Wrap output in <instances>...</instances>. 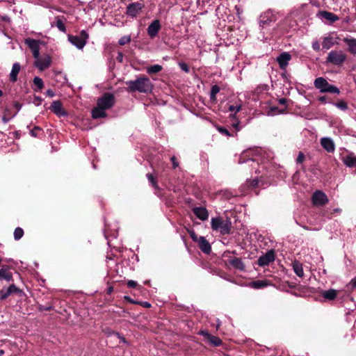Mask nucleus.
<instances>
[{"instance_id": "27", "label": "nucleus", "mask_w": 356, "mask_h": 356, "mask_svg": "<svg viewBox=\"0 0 356 356\" xmlns=\"http://www.w3.org/2000/svg\"><path fill=\"white\" fill-rule=\"evenodd\" d=\"M293 269L295 272V273L300 277H303L304 275V271L302 265L300 262L298 261H294L292 264Z\"/></svg>"}, {"instance_id": "20", "label": "nucleus", "mask_w": 356, "mask_h": 356, "mask_svg": "<svg viewBox=\"0 0 356 356\" xmlns=\"http://www.w3.org/2000/svg\"><path fill=\"white\" fill-rule=\"evenodd\" d=\"M229 264L234 268L241 271L245 270V264L240 258L234 257L229 260Z\"/></svg>"}, {"instance_id": "62", "label": "nucleus", "mask_w": 356, "mask_h": 356, "mask_svg": "<svg viewBox=\"0 0 356 356\" xmlns=\"http://www.w3.org/2000/svg\"><path fill=\"white\" fill-rule=\"evenodd\" d=\"M10 120V118H7L6 116L2 118V121L4 124H6Z\"/></svg>"}, {"instance_id": "8", "label": "nucleus", "mask_w": 356, "mask_h": 356, "mask_svg": "<svg viewBox=\"0 0 356 356\" xmlns=\"http://www.w3.org/2000/svg\"><path fill=\"white\" fill-rule=\"evenodd\" d=\"M24 42L31 50L33 57L38 58L40 56V41L32 38H26Z\"/></svg>"}, {"instance_id": "26", "label": "nucleus", "mask_w": 356, "mask_h": 356, "mask_svg": "<svg viewBox=\"0 0 356 356\" xmlns=\"http://www.w3.org/2000/svg\"><path fill=\"white\" fill-rule=\"evenodd\" d=\"M106 116V110L102 108V107L97 106L92 109V117L94 119H98L101 118H104Z\"/></svg>"}, {"instance_id": "13", "label": "nucleus", "mask_w": 356, "mask_h": 356, "mask_svg": "<svg viewBox=\"0 0 356 356\" xmlns=\"http://www.w3.org/2000/svg\"><path fill=\"white\" fill-rule=\"evenodd\" d=\"M291 58V56L288 52H283L277 58V61L282 70L286 68Z\"/></svg>"}, {"instance_id": "30", "label": "nucleus", "mask_w": 356, "mask_h": 356, "mask_svg": "<svg viewBox=\"0 0 356 356\" xmlns=\"http://www.w3.org/2000/svg\"><path fill=\"white\" fill-rule=\"evenodd\" d=\"M220 92V87L217 85L212 86L210 92V99L213 102L216 101V95Z\"/></svg>"}, {"instance_id": "23", "label": "nucleus", "mask_w": 356, "mask_h": 356, "mask_svg": "<svg viewBox=\"0 0 356 356\" xmlns=\"http://www.w3.org/2000/svg\"><path fill=\"white\" fill-rule=\"evenodd\" d=\"M21 70V65L19 63H15L13 65L11 72L10 73V80L12 82H15L17 79V75Z\"/></svg>"}, {"instance_id": "47", "label": "nucleus", "mask_w": 356, "mask_h": 356, "mask_svg": "<svg viewBox=\"0 0 356 356\" xmlns=\"http://www.w3.org/2000/svg\"><path fill=\"white\" fill-rule=\"evenodd\" d=\"M218 131L222 134H225L227 136H230L229 131L225 127H218Z\"/></svg>"}, {"instance_id": "21", "label": "nucleus", "mask_w": 356, "mask_h": 356, "mask_svg": "<svg viewBox=\"0 0 356 356\" xmlns=\"http://www.w3.org/2000/svg\"><path fill=\"white\" fill-rule=\"evenodd\" d=\"M261 152V149H254L244 151L242 153V154L238 160V163H243L245 161V159L247 156H249L250 154H252V156H257L260 154Z\"/></svg>"}, {"instance_id": "14", "label": "nucleus", "mask_w": 356, "mask_h": 356, "mask_svg": "<svg viewBox=\"0 0 356 356\" xmlns=\"http://www.w3.org/2000/svg\"><path fill=\"white\" fill-rule=\"evenodd\" d=\"M321 145L329 153H332L335 150L334 141L330 138H322L321 139Z\"/></svg>"}, {"instance_id": "50", "label": "nucleus", "mask_w": 356, "mask_h": 356, "mask_svg": "<svg viewBox=\"0 0 356 356\" xmlns=\"http://www.w3.org/2000/svg\"><path fill=\"white\" fill-rule=\"evenodd\" d=\"M80 34L81 36L79 37L87 42V39L88 38V34L87 33V32L84 30H82Z\"/></svg>"}, {"instance_id": "48", "label": "nucleus", "mask_w": 356, "mask_h": 356, "mask_svg": "<svg viewBox=\"0 0 356 356\" xmlns=\"http://www.w3.org/2000/svg\"><path fill=\"white\" fill-rule=\"evenodd\" d=\"M112 334H115L119 339L121 340L122 342L127 343V341L124 337H122L120 333L113 332Z\"/></svg>"}, {"instance_id": "63", "label": "nucleus", "mask_w": 356, "mask_h": 356, "mask_svg": "<svg viewBox=\"0 0 356 356\" xmlns=\"http://www.w3.org/2000/svg\"><path fill=\"white\" fill-rule=\"evenodd\" d=\"M233 127H234V128H236V129L237 131H238V130H239V128H238V122H236V123H234V124H233Z\"/></svg>"}, {"instance_id": "41", "label": "nucleus", "mask_w": 356, "mask_h": 356, "mask_svg": "<svg viewBox=\"0 0 356 356\" xmlns=\"http://www.w3.org/2000/svg\"><path fill=\"white\" fill-rule=\"evenodd\" d=\"M10 293L9 291H8L7 289H2L1 291H0V298L1 300H5L9 296H10Z\"/></svg>"}, {"instance_id": "40", "label": "nucleus", "mask_w": 356, "mask_h": 356, "mask_svg": "<svg viewBox=\"0 0 356 356\" xmlns=\"http://www.w3.org/2000/svg\"><path fill=\"white\" fill-rule=\"evenodd\" d=\"M10 294L20 293L21 290L19 289L15 284H11L7 288Z\"/></svg>"}, {"instance_id": "45", "label": "nucleus", "mask_w": 356, "mask_h": 356, "mask_svg": "<svg viewBox=\"0 0 356 356\" xmlns=\"http://www.w3.org/2000/svg\"><path fill=\"white\" fill-rule=\"evenodd\" d=\"M247 182L248 184L250 183V185L253 188L257 186L259 184V181L257 179H253L252 180L248 181Z\"/></svg>"}, {"instance_id": "22", "label": "nucleus", "mask_w": 356, "mask_h": 356, "mask_svg": "<svg viewBox=\"0 0 356 356\" xmlns=\"http://www.w3.org/2000/svg\"><path fill=\"white\" fill-rule=\"evenodd\" d=\"M343 162L349 168L356 167V156L353 153H350L343 157Z\"/></svg>"}, {"instance_id": "12", "label": "nucleus", "mask_w": 356, "mask_h": 356, "mask_svg": "<svg viewBox=\"0 0 356 356\" xmlns=\"http://www.w3.org/2000/svg\"><path fill=\"white\" fill-rule=\"evenodd\" d=\"M36 59L35 65L41 71L44 70L51 65V58L49 56H45L41 58L38 57Z\"/></svg>"}, {"instance_id": "53", "label": "nucleus", "mask_w": 356, "mask_h": 356, "mask_svg": "<svg viewBox=\"0 0 356 356\" xmlns=\"http://www.w3.org/2000/svg\"><path fill=\"white\" fill-rule=\"evenodd\" d=\"M36 131H40V129L38 127H35L33 129L30 131V134L33 137H36L37 136V134L35 132Z\"/></svg>"}, {"instance_id": "56", "label": "nucleus", "mask_w": 356, "mask_h": 356, "mask_svg": "<svg viewBox=\"0 0 356 356\" xmlns=\"http://www.w3.org/2000/svg\"><path fill=\"white\" fill-rule=\"evenodd\" d=\"M286 102H287V100L285 98H281V99H278L279 104H280L282 105H286Z\"/></svg>"}, {"instance_id": "60", "label": "nucleus", "mask_w": 356, "mask_h": 356, "mask_svg": "<svg viewBox=\"0 0 356 356\" xmlns=\"http://www.w3.org/2000/svg\"><path fill=\"white\" fill-rule=\"evenodd\" d=\"M318 100L321 102L325 103L326 102V97L325 96L320 97L318 98Z\"/></svg>"}, {"instance_id": "52", "label": "nucleus", "mask_w": 356, "mask_h": 356, "mask_svg": "<svg viewBox=\"0 0 356 356\" xmlns=\"http://www.w3.org/2000/svg\"><path fill=\"white\" fill-rule=\"evenodd\" d=\"M190 236L191 237V238L195 241V242H198V239H199V237H197V236L196 235V234L195 233V232L192 231L190 232Z\"/></svg>"}, {"instance_id": "42", "label": "nucleus", "mask_w": 356, "mask_h": 356, "mask_svg": "<svg viewBox=\"0 0 356 356\" xmlns=\"http://www.w3.org/2000/svg\"><path fill=\"white\" fill-rule=\"evenodd\" d=\"M179 66L184 72L188 73L190 71L188 65L185 63H179Z\"/></svg>"}, {"instance_id": "5", "label": "nucleus", "mask_w": 356, "mask_h": 356, "mask_svg": "<svg viewBox=\"0 0 356 356\" xmlns=\"http://www.w3.org/2000/svg\"><path fill=\"white\" fill-rule=\"evenodd\" d=\"M144 8L145 5L139 2L129 3L127 7L126 14L131 18H136L142 13Z\"/></svg>"}, {"instance_id": "58", "label": "nucleus", "mask_w": 356, "mask_h": 356, "mask_svg": "<svg viewBox=\"0 0 356 356\" xmlns=\"http://www.w3.org/2000/svg\"><path fill=\"white\" fill-rule=\"evenodd\" d=\"M350 284L353 288H356V277L351 280Z\"/></svg>"}, {"instance_id": "49", "label": "nucleus", "mask_w": 356, "mask_h": 356, "mask_svg": "<svg viewBox=\"0 0 356 356\" xmlns=\"http://www.w3.org/2000/svg\"><path fill=\"white\" fill-rule=\"evenodd\" d=\"M312 48L314 50L318 51L320 50V44L318 41H315L312 42Z\"/></svg>"}, {"instance_id": "28", "label": "nucleus", "mask_w": 356, "mask_h": 356, "mask_svg": "<svg viewBox=\"0 0 356 356\" xmlns=\"http://www.w3.org/2000/svg\"><path fill=\"white\" fill-rule=\"evenodd\" d=\"M3 280L8 282L13 280V275L8 270V268H3L0 269V281Z\"/></svg>"}, {"instance_id": "46", "label": "nucleus", "mask_w": 356, "mask_h": 356, "mask_svg": "<svg viewBox=\"0 0 356 356\" xmlns=\"http://www.w3.org/2000/svg\"><path fill=\"white\" fill-rule=\"evenodd\" d=\"M127 284L129 288H135L138 285V283L134 280H129Z\"/></svg>"}, {"instance_id": "6", "label": "nucleus", "mask_w": 356, "mask_h": 356, "mask_svg": "<svg viewBox=\"0 0 356 356\" xmlns=\"http://www.w3.org/2000/svg\"><path fill=\"white\" fill-rule=\"evenodd\" d=\"M114 104L115 97L112 94L108 92L104 94V95L97 100V105L105 110L111 108Z\"/></svg>"}, {"instance_id": "39", "label": "nucleus", "mask_w": 356, "mask_h": 356, "mask_svg": "<svg viewBox=\"0 0 356 356\" xmlns=\"http://www.w3.org/2000/svg\"><path fill=\"white\" fill-rule=\"evenodd\" d=\"M147 178L153 187H154L155 188H158L157 182L153 175L150 173L147 174Z\"/></svg>"}, {"instance_id": "43", "label": "nucleus", "mask_w": 356, "mask_h": 356, "mask_svg": "<svg viewBox=\"0 0 356 356\" xmlns=\"http://www.w3.org/2000/svg\"><path fill=\"white\" fill-rule=\"evenodd\" d=\"M305 160V154L303 152H300L298 153V157L296 159V163H302Z\"/></svg>"}, {"instance_id": "64", "label": "nucleus", "mask_w": 356, "mask_h": 356, "mask_svg": "<svg viewBox=\"0 0 356 356\" xmlns=\"http://www.w3.org/2000/svg\"><path fill=\"white\" fill-rule=\"evenodd\" d=\"M220 326V322L218 319H217L216 329H218Z\"/></svg>"}, {"instance_id": "35", "label": "nucleus", "mask_w": 356, "mask_h": 356, "mask_svg": "<svg viewBox=\"0 0 356 356\" xmlns=\"http://www.w3.org/2000/svg\"><path fill=\"white\" fill-rule=\"evenodd\" d=\"M33 83L39 90H42L44 87V83L42 79L38 76H35L33 79Z\"/></svg>"}, {"instance_id": "1", "label": "nucleus", "mask_w": 356, "mask_h": 356, "mask_svg": "<svg viewBox=\"0 0 356 356\" xmlns=\"http://www.w3.org/2000/svg\"><path fill=\"white\" fill-rule=\"evenodd\" d=\"M127 90L129 92H139L142 93L151 92L153 89V84L147 77H138L134 81L126 82Z\"/></svg>"}, {"instance_id": "19", "label": "nucleus", "mask_w": 356, "mask_h": 356, "mask_svg": "<svg viewBox=\"0 0 356 356\" xmlns=\"http://www.w3.org/2000/svg\"><path fill=\"white\" fill-rule=\"evenodd\" d=\"M343 42L347 44L348 51L356 55V38H344Z\"/></svg>"}, {"instance_id": "32", "label": "nucleus", "mask_w": 356, "mask_h": 356, "mask_svg": "<svg viewBox=\"0 0 356 356\" xmlns=\"http://www.w3.org/2000/svg\"><path fill=\"white\" fill-rule=\"evenodd\" d=\"M207 340L210 343L216 347L220 346L222 343V340L219 337L213 335H212L210 339Z\"/></svg>"}, {"instance_id": "4", "label": "nucleus", "mask_w": 356, "mask_h": 356, "mask_svg": "<svg viewBox=\"0 0 356 356\" xmlns=\"http://www.w3.org/2000/svg\"><path fill=\"white\" fill-rule=\"evenodd\" d=\"M347 59V55L342 50H332L327 54L326 63L341 65Z\"/></svg>"}, {"instance_id": "33", "label": "nucleus", "mask_w": 356, "mask_h": 356, "mask_svg": "<svg viewBox=\"0 0 356 356\" xmlns=\"http://www.w3.org/2000/svg\"><path fill=\"white\" fill-rule=\"evenodd\" d=\"M228 110L230 112H234V114L230 115V117L233 119H235L236 113L239 112L241 110V105H236V106L230 105L229 106Z\"/></svg>"}, {"instance_id": "24", "label": "nucleus", "mask_w": 356, "mask_h": 356, "mask_svg": "<svg viewBox=\"0 0 356 356\" xmlns=\"http://www.w3.org/2000/svg\"><path fill=\"white\" fill-rule=\"evenodd\" d=\"M337 44V41L332 36H327L323 38L322 46L325 49H330L334 44Z\"/></svg>"}, {"instance_id": "9", "label": "nucleus", "mask_w": 356, "mask_h": 356, "mask_svg": "<svg viewBox=\"0 0 356 356\" xmlns=\"http://www.w3.org/2000/svg\"><path fill=\"white\" fill-rule=\"evenodd\" d=\"M161 29V22L159 19L153 20L147 29V32L150 38H154Z\"/></svg>"}, {"instance_id": "31", "label": "nucleus", "mask_w": 356, "mask_h": 356, "mask_svg": "<svg viewBox=\"0 0 356 356\" xmlns=\"http://www.w3.org/2000/svg\"><path fill=\"white\" fill-rule=\"evenodd\" d=\"M162 66L160 65H154L148 67L147 68V72L148 74H155L161 72L162 70Z\"/></svg>"}, {"instance_id": "37", "label": "nucleus", "mask_w": 356, "mask_h": 356, "mask_svg": "<svg viewBox=\"0 0 356 356\" xmlns=\"http://www.w3.org/2000/svg\"><path fill=\"white\" fill-rule=\"evenodd\" d=\"M56 26L58 28V29L63 33L66 32V27L64 24V23L62 22L60 19H56Z\"/></svg>"}, {"instance_id": "36", "label": "nucleus", "mask_w": 356, "mask_h": 356, "mask_svg": "<svg viewBox=\"0 0 356 356\" xmlns=\"http://www.w3.org/2000/svg\"><path fill=\"white\" fill-rule=\"evenodd\" d=\"M24 235V230L21 227H17L14 231V238L16 241L19 240Z\"/></svg>"}, {"instance_id": "59", "label": "nucleus", "mask_w": 356, "mask_h": 356, "mask_svg": "<svg viewBox=\"0 0 356 356\" xmlns=\"http://www.w3.org/2000/svg\"><path fill=\"white\" fill-rule=\"evenodd\" d=\"M46 93H47V95L50 97H52L54 96V92L51 90H47Z\"/></svg>"}, {"instance_id": "38", "label": "nucleus", "mask_w": 356, "mask_h": 356, "mask_svg": "<svg viewBox=\"0 0 356 356\" xmlns=\"http://www.w3.org/2000/svg\"><path fill=\"white\" fill-rule=\"evenodd\" d=\"M131 42V36L130 35H124L120 38L118 43L120 45H124Z\"/></svg>"}, {"instance_id": "51", "label": "nucleus", "mask_w": 356, "mask_h": 356, "mask_svg": "<svg viewBox=\"0 0 356 356\" xmlns=\"http://www.w3.org/2000/svg\"><path fill=\"white\" fill-rule=\"evenodd\" d=\"M171 159V161H172V166H173V168H176L177 167H178V165H179V163H178V161H177L176 157H175V156H172V157H171V159Z\"/></svg>"}, {"instance_id": "25", "label": "nucleus", "mask_w": 356, "mask_h": 356, "mask_svg": "<svg viewBox=\"0 0 356 356\" xmlns=\"http://www.w3.org/2000/svg\"><path fill=\"white\" fill-rule=\"evenodd\" d=\"M321 295L325 299L333 300L337 298L338 291L335 289H331L327 291H323Z\"/></svg>"}, {"instance_id": "57", "label": "nucleus", "mask_w": 356, "mask_h": 356, "mask_svg": "<svg viewBox=\"0 0 356 356\" xmlns=\"http://www.w3.org/2000/svg\"><path fill=\"white\" fill-rule=\"evenodd\" d=\"M51 309V307H44V306H40L39 307V309L40 311H48V310H50Z\"/></svg>"}, {"instance_id": "18", "label": "nucleus", "mask_w": 356, "mask_h": 356, "mask_svg": "<svg viewBox=\"0 0 356 356\" xmlns=\"http://www.w3.org/2000/svg\"><path fill=\"white\" fill-rule=\"evenodd\" d=\"M198 245L200 250L206 254H209L211 251V247L209 243L204 236H200L198 239Z\"/></svg>"}, {"instance_id": "7", "label": "nucleus", "mask_w": 356, "mask_h": 356, "mask_svg": "<svg viewBox=\"0 0 356 356\" xmlns=\"http://www.w3.org/2000/svg\"><path fill=\"white\" fill-rule=\"evenodd\" d=\"M312 201L315 206H323L328 202V198L323 191H316L312 195Z\"/></svg>"}, {"instance_id": "55", "label": "nucleus", "mask_w": 356, "mask_h": 356, "mask_svg": "<svg viewBox=\"0 0 356 356\" xmlns=\"http://www.w3.org/2000/svg\"><path fill=\"white\" fill-rule=\"evenodd\" d=\"M123 54L120 51L118 53L117 60L120 63L123 62Z\"/></svg>"}, {"instance_id": "17", "label": "nucleus", "mask_w": 356, "mask_h": 356, "mask_svg": "<svg viewBox=\"0 0 356 356\" xmlns=\"http://www.w3.org/2000/svg\"><path fill=\"white\" fill-rule=\"evenodd\" d=\"M51 110L58 116H65L66 112L64 111L62 107V104L59 101L54 102L51 105Z\"/></svg>"}, {"instance_id": "3", "label": "nucleus", "mask_w": 356, "mask_h": 356, "mask_svg": "<svg viewBox=\"0 0 356 356\" xmlns=\"http://www.w3.org/2000/svg\"><path fill=\"white\" fill-rule=\"evenodd\" d=\"M211 226L213 230L218 231L221 234H227L231 230V222L229 220H224L220 217L212 218Z\"/></svg>"}, {"instance_id": "54", "label": "nucleus", "mask_w": 356, "mask_h": 356, "mask_svg": "<svg viewBox=\"0 0 356 356\" xmlns=\"http://www.w3.org/2000/svg\"><path fill=\"white\" fill-rule=\"evenodd\" d=\"M285 110H286V108L284 109H283V110H278V108L277 107H275V106L270 108V111L273 112L274 113H275V111H277V113H282L284 111H285Z\"/></svg>"}, {"instance_id": "29", "label": "nucleus", "mask_w": 356, "mask_h": 356, "mask_svg": "<svg viewBox=\"0 0 356 356\" xmlns=\"http://www.w3.org/2000/svg\"><path fill=\"white\" fill-rule=\"evenodd\" d=\"M270 284L268 280H256L251 282L250 286L254 289H261L269 286Z\"/></svg>"}, {"instance_id": "15", "label": "nucleus", "mask_w": 356, "mask_h": 356, "mask_svg": "<svg viewBox=\"0 0 356 356\" xmlns=\"http://www.w3.org/2000/svg\"><path fill=\"white\" fill-rule=\"evenodd\" d=\"M68 40L72 44L79 49H82L86 44V41L85 40H83L77 35H68Z\"/></svg>"}, {"instance_id": "2", "label": "nucleus", "mask_w": 356, "mask_h": 356, "mask_svg": "<svg viewBox=\"0 0 356 356\" xmlns=\"http://www.w3.org/2000/svg\"><path fill=\"white\" fill-rule=\"evenodd\" d=\"M314 87L319 90L320 92H329L339 95L340 93L339 89L328 83V81L323 77H318L314 80Z\"/></svg>"}, {"instance_id": "34", "label": "nucleus", "mask_w": 356, "mask_h": 356, "mask_svg": "<svg viewBox=\"0 0 356 356\" xmlns=\"http://www.w3.org/2000/svg\"><path fill=\"white\" fill-rule=\"evenodd\" d=\"M333 104L341 111H346L348 109L347 103L343 100H339L338 102L333 103Z\"/></svg>"}, {"instance_id": "10", "label": "nucleus", "mask_w": 356, "mask_h": 356, "mask_svg": "<svg viewBox=\"0 0 356 356\" xmlns=\"http://www.w3.org/2000/svg\"><path fill=\"white\" fill-rule=\"evenodd\" d=\"M275 260V252L273 250H268L265 254L258 259V265L260 266H268Z\"/></svg>"}, {"instance_id": "16", "label": "nucleus", "mask_w": 356, "mask_h": 356, "mask_svg": "<svg viewBox=\"0 0 356 356\" xmlns=\"http://www.w3.org/2000/svg\"><path fill=\"white\" fill-rule=\"evenodd\" d=\"M193 212L197 218L204 221L208 219L209 212L207 209L202 207H195L193 209Z\"/></svg>"}, {"instance_id": "61", "label": "nucleus", "mask_w": 356, "mask_h": 356, "mask_svg": "<svg viewBox=\"0 0 356 356\" xmlns=\"http://www.w3.org/2000/svg\"><path fill=\"white\" fill-rule=\"evenodd\" d=\"M14 106L17 109V111H19L21 109L22 106L19 103H17V102L15 103Z\"/></svg>"}, {"instance_id": "44", "label": "nucleus", "mask_w": 356, "mask_h": 356, "mask_svg": "<svg viewBox=\"0 0 356 356\" xmlns=\"http://www.w3.org/2000/svg\"><path fill=\"white\" fill-rule=\"evenodd\" d=\"M199 334L204 337L207 339H209L212 334H209L207 330H200Z\"/></svg>"}, {"instance_id": "11", "label": "nucleus", "mask_w": 356, "mask_h": 356, "mask_svg": "<svg viewBox=\"0 0 356 356\" xmlns=\"http://www.w3.org/2000/svg\"><path fill=\"white\" fill-rule=\"evenodd\" d=\"M316 16L319 19L322 20H326L330 24L334 23L339 19V17L337 15L326 10L319 11Z\"/></svg>"}]
</instances>
